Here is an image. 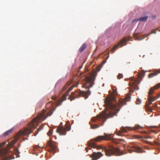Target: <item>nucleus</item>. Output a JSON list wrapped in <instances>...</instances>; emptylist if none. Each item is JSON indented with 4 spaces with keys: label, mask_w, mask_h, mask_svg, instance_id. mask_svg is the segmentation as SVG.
I'll return each mask as SVG.
<instances>
[{
    "label": "nucleus",
    "mask_w": 160,
    "mask_h": 160,
    "mask_svg": "<svg viewBox=\"0 0 160 160\" xmlns=\"http://www.w3.org/2000/svg\"><path fill=\"white\" fill-rule=\"evenodd\" d=\"M153 99H154V101L156 100L157 98V97H153Z\"/></svg>",
    "instance_id": "a19ab883"
},
{
    "label": "nucleus",
    "mask_w": 160,
    "mask_h": 160,
    "mask_svg": "<svg viewBox=\"0 0 160 160\" xmlns=\"http://www.w3.org/2000/svg\"><path fill=\"white\" fill-rule=\"evenodd\" d=\"M145 71L143 70H142L141 72H138L137 74L138 78L140 79H142L145 75Z\"/></svg>",
    "instance_id": "f3484780"
},
{
    "label": "nucleus",
    "mask_w": 160,
    "mask_h": 160,
    "mask_svg": "<svg viewBox=\"0 0 160 160\" xmlns=\"http://www.w3.org/2000/svg\"><path fill=\"white\" fill-rule=\"evenodd\" d=\"M149 17L148 16H146L144 17H142L140 18L135 19L132 20V23H133L134 22H137L139 21H146L147 20Z\"/></svg>",
    "instance_id": "ddd939ff"
},
{
    "label": "nucleus",
    "mask_w": 160,
    "mask_h": 160,
    "mask_svg": "<svg viewBox=\"0 0 160 160\" xmlns=\"http://www.w3.org/2000/svg\"><path fill=\"white\" fill-rule=\"evenodd\" d=\"M159 73H160V70H157L154 73H150L149 74L148 77L149 78H151L153 76L157 75Z\"/></svg>",
    "instance_id": "a211bd4d"
},
{
    "label": "nucleus",
    "mask_w": 160,
    "mask_h": 160,
    "mask_svg": "<svg viewBox=\"0 0 160 160\" xmlns=\"http://www.w3.org/2000/svg\"><path fill=\"white\" fill-rule=\"evenodd\" d=\"M80 69L81 68H82V66L80 67Z\"/></svg>",
    "instance_id": "09e8293b"
},
{
    "label": "nucleus",
    "mask_w": 160,
    "mask_h": 160,
    "mask_svg": "<svg viewBox=\"0 0 160 160\" xmlns=\"http://www.w3.org/2000/svg\"><path fill=\"white\" fill-rule=\"evenodd\" d=\"M6 142H3L0 143V148L2 146H4L6 144Z\"/></svg>",
    "instance_id": "473e14b6"
},
{
    "label": "nucleus",
    "mask_w": 160,
    "mask_h": 160,
    "mask_svg": "<svg viewBox=\"0 0 160 160\" xmlns=\"http://www.w3.org/2000/svg\"><path fill=\"white\" fill-rule=\"evenodd\" d=\"M42 129V127H40V128L38 129L37 130V132L34 133V136H36L38 132Z\"/></svg>",
    "instance_id": "393cba45"
},
{
    "label": "nucleus",
    "mask_w": 160,
    "mask_h": 160,
    "mask_svg": "<svg viewBox=\"0 0 160 160\" xmlns=\"http://www.w3.org/2000/svg\"><path fill=\"white\" fill-rule=\"evenodd\" d=\"M102 156L103 154L101 152H93L92 154L90 155V157L92 158V160H97Z\"/></svg>",
    "instance_id": "9b49d317"
},
{
    "label": "nucleus",
    "mask_w": 160,
    "mask_h": 160,
    "mask_svg": "<svg viewBox=\"0 0 160 160\" xmlns=\"http://www.w3.org/2000/svg\"><path fill=\"white\" fill-rule=\"evenodd\" d=\"M52 103L51 102H49L48 103H47L46 105V108L48 107V108H49L51 106L52 103L51 104V105L50 106H49V104H50Z\"/></svg>",
    "instance_id": "2f4dec72"
},
{
    "label": "nucleus",
    "mask_w": 160,
    "mask_h": 160,
    "mask_svg": "<svg viewBox=\"0 0 160 160\" xmlns=\"http://www.w3.org/2000/svg\"><path fill=\"white\" fill-rule=\"evenodd\" d=\"M78 83L77 82L75 84L73 85L72 86L70 87L69 88V89H68V90L66 92V93L68 94L69 93V92H70L71 90H72L73 89V88L74 87L77 86H78Z\"/></svg>",
    "instance_id": "aec40b11"
},
{
    "label": "nucleus",
    "mask_w": 160,
    "mask_h": 160,
    "mask_svg": "<svg viewBox=\"0 0 160 160\" xmlns=\"http://www.w3.org/2000/svg\"><path fill=\"white\" fill-rule=\"evenodd\" d=\"M20 152L18 149L16 148L14 152V154L12 155L13 153L10 152L6 149H2L0 151V158H2L0 160H10L15 158L14 155L16 158L19 157Z\"/></svg>",
    "instance_id": "7ed1b4c3"
},
{
    "label": "nucleus",
    "mask_w": 160,
    "mask_h": 160,
    "mask_svg": "<svg viewBox=\"0 0 160 160\" xmlns=\"http://www.w3.org/2000/svg\"><path fill=\"white\" fill-rule=\"evenodd\" d=\"M134 84V82H132V84Z\"/></svg>",
    "instance_id": "8fccbe9b"
},
{
    "label": "nucleus",
    "mask_w": 160,
    "mask_h": 160,
    "mask_svg": "<svg viewBox=\"0 0 160 160\" xmlns=\"http://www.w3.org/2000/svg\"><path fill=\"white\" fill-rule=\"evenodd\" d=\"M149 127V128H156L157 127L156 126H150V127Z\"/></svg>",
    "instance_id": "37998d69"
},
{
    "label": "nucleus",
    "mask_w": 160,
    "mask_h": 160,
    "mask_svg": "<svg viewBox=\"0 0 160 160\" xmlns=\"http://www.w3.org/2000/svg\"><path fill=\"white\" fill-rule=\"evenodd\" d=\"M147 143H148V144H151V145H153L152 143L151 142H149L148 141H145Z\"/></svg>",
    "instance_id": "4c0bfd02"
},
{
    "label": "nucleus",
    "mask_w": 160,
    "mask_h": 160,
    "mask_svg": "<svg viewBox=\"0 0 160 160\" xmlns=\"http://www.w3.org/2000/svg\"><path fill=\"white\" fill-rule=\"evenodd\" d=\"M86 47V44L85 43L83 44L79 48V51L80 52H82Z\"/></svg>",
    "instance_id": "4be33fe9"
},
{
    "label": "nucleus",
    "mask_w": 160,
    "mask_h": 160,
    "mask_svg": "<svg viewBox=\"0 0 160 160\" xmlns=\"http://www.w3.org/2000/svg\"><path fill=\"white\" fill-rule=\"evenodd\" d=\"M62 102H63V101L62 100H61L59 101L57 103V106H59V105H61Z\"/></svg>",
    "instance_id": "72a5a7b5"
},
{
    "label": "nucleus",
    "mask_w": 160,
    "mask_h": 160,
    "mask_svg": "<svg viewBox=\"0 0 160 160\" xmlns=\"http://www.w3.org/2000/svg\"><path fill=\"white\" fill-rule=\"evenodd\" d=\"M106 155L108 156H110L116 153L118 155H122L126 154L122 151L120 152L119 149L118 148H114L113 147L111 146L110 148L104 149Z\"/></svg>",
    "instance_id": "0eeeda50"
},
{
    "label": "nucleus",
    "mask_w": 160,
    "mask_h": 160,
    "mask_svg": "<svg viewBox=\"0 0 160 160\" xmlns=\"http://www.w3.org/2000/svg\"><path fill=\"white\" fill-rule=\"evenodd\" d=\"M52 99L54 100H55L56 99V98L55 97H52Z\"/></svg>",
    "instance_id": "58836bf2"
},
{
    "label": "nucleus",
    "mask_w": 160,
    "mask_h": 160,
    "mask_svg": "<svg viewBox=\"0 0 160 160\" xmlns=\"http://www.w3.org/2000/svg\"><path fill=\"white\" fill-rule=\"evenodd\" d=\"M113 95H111L108 98H105L104 101L105 106L107 108H109L110 110L115 111L114 112H109L108 113L107 112L108 109L107 108L104 109L103 111L97 117L92 118V120L93 122H96L98 121L100 122L101 121L102 123H99L100 126H102L103 124L107 119L112 118L119 111L120 108L118 107H121L126 103V101H129L131 98L130 94H128L126 95L124 99L121 98L119 100L118 103L116 104L114 103L116 100V96L118 94V92L116 89L113 90Z\"/></svg>",
    "instance_id": "f257e3e1"
},
{
    "label": "nucleus",
    "mask_w": 160,
    "mask_h": 160,
    "mask_svg": "<svg viewBox=\"0 0 160 160\" xmlns=\"http://www.w3.org/2000/svg\"><path fill=\"white\" fill-rule=\"evenodd\" d=\"M157 142L155 141H154V143L155 144H157Z\"/></svg>",
    "instance_id": "49530a36"
},
{
    "label": "nucleus",
    "mask_w": 160,
    "mask_h": 160,
    "mask_svg": "<svg viewBox=\"0 0 160 160\" xmlns=\"http://www.w3.org/2000/svg\"><path fill=\"white\" fill-rule=\"evenodd\" d=\"M111 139V135L108 134H105L104 136H98L96 138L91 140L90 142H88V146L93 148L101 149L102 147L101 146L96 145L94 142L99 141L102 140H110Z\"/></svg>",
    "instance_id": "20e7f679"
},
{
    "label": "nucleus",
    "mask_w": 160,
    "mask_h": 160,
    "mask_svg": "<svg viewBox=\"0 0 160 160\" xmlns=\"http://www.w3.org/2000/svg\"><path fill=\"white\" fill-rule=\"evenodd\" d=\"M148 103L146 104L145 107L146 110L150 112H152V107H150V105L152 103V102L150 100H148Z\"/></svg>",
    "instance_id": "dca6fc26"
},
{
    "label": "nucleus",
    "mask_w": 160,
    "mask_h": 160,
    "mask_svg": "<svg viewBox=\"0 0 160 160\" xmlns=\"http://www.w3.org/2000/svg\"><path fill=\"white\" fill-rule=\"evenodd\" d=\"M12 129H10L7 131L3 133V136H5V137L7 136H8V135H9V134H10V133H12Z\"/></svg>",
    "instance_id": "412c9836"
},
{
    "label": "nucleus",
    "mask_w": 160,
    "mask_h": 160,
    "mask_svg": "<svg viewBox=\"0 0 160 160\" xmlns=\"http://www.w3.org/2000/svg\"><path fill=\"white\" fill-rule=\"evenodd\" d=\"M141 100L139 99L138 98L136 101V103L137 104H139L141 103Z\"/></svg>",
    "instance_id": "c85d7f7f"
},
{
    "label": "nucleus",
    "mask_w": 160,
    "mask_h": 160,
    "mask_svg": "<svg viewBox=\"0 0 160 160\" xmlns=\"http://www.w3.org/2000/svg\"><path fill=\"white\" fill-rule=\"evenodd\" d=\"M48 146L50 147L52 151L54 152V153H55L57 150V146L53 144L51 141H49L48 142Z\"/></svg>",
    "instance_id": "2eb2a0df"
},
{
    "label": "nucleus",
    "mask_w": 160,
    "mask_h": 160,
    "mask_svg": "<svg viewBox=\"0 0 160 160\" xmlns=\"http://www.w3.org/2000/svg\"><path fill=\"white\" fill-rule=\"evenodd\" d=\"M148 95H149V96H148V100H150L152 102L153 101H154V99H153V98L152 97L150 96V95H149V94H148Z\"/></svg>",
    "instance_id": "bb28decb"
},
{
    "label": "nucleus",
    "mask_w": 160,
    "mask_h": 160,
    "mask_svg": "<svg viewBox=\"0 0 160 160\" xmlns=\"http://www.w3.org/2000/svg\"><path fill=\"white\" fill-rule=\"evenodd\" d=\"M52 131L51 129H50L49 130L48 132L47 133L48 135L50 136L52 135Z\"/></svg>",
    "instance_id": "cd10ccee"
},
{
    "label": "nucleus",
    "mask_w": 160,
    "mask_h": 160,
    "mask_svg": "<svg viewBox=\"0 0 160 160\" xmlns=\"http://www.w3.org/2000/svg\"><path fill=\"white\" fill-rule=\"evenodd\" d=\"M68 94H64L62 97L61 99V100H62L63 101L65 100L66 99V97L68 95Z\"/></svg>",
    "instance_id": "b1692460"
},
{
    "label": "nucleus",
    "mask_w": 160,
    "mask_h": 160,
    "mask_svg": "<svg viewBox=\"0 0 160 160\" xmlns=\"http://www.w3.org/2000/svg\"><path fill=\"white\" fill-rule=\"evenodd\" d=\"M70 84V82H68L67 83V87L64 86L62 88L63 91H64L66 88Z\"/></svg>",
    "instance_id": "7c9ffc66"
},
{
    "label": "nucleus",
    "mask_w": 160,
    "mask_h": 160,
    "mask_svg": "<svg viewBox=\"0 0 160 160\" xmlns=\"http://www.w3.org/2000/svg\"><path fill=\"white\" fill-rule=\"evenodd\" d=\"M54 110L53 111H52L51 109L47 113L46 116L45 115V111L44 110H43L42 113L39 114L37 117L32 120L29 124L28 127L25 128L23 131H21L17 134L15 138L12 141L11 143L10 144V146L12 147L16 142L18 140L19 137L20 135H22L23 136L28 135L32 133L33 132V129L36 128L35 124H36L37 126L38 125V123L44 120L48 116H50L52 114Z\"/></svg>",
    "instance_id": "f03ea898"
},
{
    "label": "nucleus",
    "mask_w": 160,
    "mask_h": 160,
    "mask_svg": "<svg viewBox=\"0 0 160 160\" xmlns=\"http://www.w3.org/2000/svg\"><path fill=\"white\" fill-rule=\"evenodd\" d=\"M142 127L140 125H137V126H135L133 128H132V129L134 130H136L139 128H142Z\"/></svg>",
    "instance_id": "5701e85b"
},
{
    "label": "nucleus",
    "mask_w": 160,
    "mask_h": 160,
    "mask_svg": "<svg viewBox=\"0 0 160 160\" xmlns=\"http://www.w3.org/2000/svg\"><path fill=\"white\" fill-rule=\"evenodd\" d=\"M151 132H152L154 133H156L157 131L156 130H150Z\"/></svg>",
    "instance_id": "c9c22d12"
},
{
    "label": "nucleus",
    "mask_w": 160,
    "mask_h": 160,
    "mask_svg": "<svg viewBox=\"0 0 160 160\" xmlns=\"http://www.w3.org/2000/svg\"><path fill=\"white\" fill-rule=\"evenodd\" d=\"M157 105L156 104H155L154 105H153V107L154 108H155L156 107H157Z\"/></svg>",
    "instance_id": "c03bdc74"
},
{
    "label": "nucleus",
    "mask_w": 160,
    "mask_h": 160,
    "mask_svg": "<svg viewBox=\"0 0 160 160\" xmlns=\"http://www.w3.org/2000/svg\"><path fill=\"white\" fill-rule=\"evenodd\" d=\"M97 75V72H94L91 74L90 77H86L85 82L82 84V87L88 89L92 87L94 84V82L96 79Z\"/></svg>",
    "instance_id": "423d86ee"
},
{
    "label": "nucleus",
    "mask_w": 160,
    "mask_h": 160,
    "mask_svg": "<svg viewBox=\"0 0 160 160\" xmlns=\"http://www.w3.org/2000/svg\"><path fill=\"white\" fill-rule=\"evenodd\" d=\"M99 127V126L98 125H96V124H94L93 125H91V128L92 129H93L96 128H98Z\"/></svg>",
    "instance_id": "a878e982"
},
{
    "label": "nucleus",
    "mask_w": 160,
    "mask_h": 160,
    "mask_svg": "<svg viewBox=\"0 0 160 160\" xmlns=\"http://www.w3.org/2000/svg\"><path fill=\"white\" fill-rule=\"evenodd\" d=\"M156 30H158L159 31H160V29H159V28H157L156 29V30H153L149 33L145 35V36L143 38H144L146 37H148L149 36L150 34L152 33H154L155 34L156 33Z\"/></svg>",
    "instance_id": "6ab92c4d"
},
{
    "label": "nucleus",
    "mask_w": 160,
    "mask_h": 160,
    "mask_svg": "<svg viewBox=\"0 0 160 160\" xmlns=\"http://www.w3.org/2000/svg\"><path fill=\"white\" fill-rule=\"evenodd\" d=\"M90 94L91 92L89 90L86 91H76L72 92L71 95H69L68 98L71 101L75 100L76 98H79L80 96H82L86 98H87Z\"/></svg>",
    "instance_id": "39448f33"
},
{
    "label": "nucleus",
    "mask_w": 160,
    "mask_h": 160,
    "mask_svg": "<svg viewBox=\"0 0 160 160\" xmlns=\"http://www.w3.org/2000/svg\"><path fill=\"white\" fill-rule=\"evenodd\" d=\"M141 133H143L145 134H147L148 133V132H146V131H142V132H141Z\"/></svg>",
    "instance_id": "e433bc0d"
},
{
    "label": "nucleus",
    "mask_w": 160,
    "mask_h": 160,
    "mask_svg": "<svg viewBox=\"0 0 160 160\" xmlns=\"http://www.w3.org/2000/svg\"><path fill=\"white\" fill-rule=\"evenodd\" d=\"M66 129L68 131L71 130V127L70 125H66L65 128L62 127H58L56 129V132L60 135H64L67 133Z\"/></svg>",
    "instance_id": "6e6552de"
},
{
    "label": "nucleus",
    "mask_w": 160,
    "mask_h": 160,
    "mask_svg": "<svg viewBox=\"0 0 160 160\" xmlns=\"http://www.w3.org/2000/svg\"><path fill=\"white\" fill-rule=\"evenodd\" d=\"M123 77V75L122 74H119L117 76V78L118 79H120Z\"/></svg>",
    "instance_id": "c756f323"
},
{
    "label": "nucleus",
    "mask_w": 160,
    "mask_h": 160,
    "mask_svg": "<svg viewBox=\"0 0 160 160\" xmlns=\"http://www.w3.org/2000/svg\"><path fill=\"white\" fill-rule=\"evenodd\" d=\"M138 89H139V88H138V89H137V90H138Z\"/></svg>",
    "instance_id": "3c124183"
},
{
    "label": "nucleus",
    "mask_w": 160,
    "mask_h": 160,
    "mask_svg": "<svg viewBox=\"0 0 160 160\" xmlns=\"http://www.w3.org/2000/svg\"><path fill=\"white\" fill-rule=\"evenodd\" d=\"M160 87V83H158L154 87L150 88L148 92L149 95H151L153 93V92L155 90L158 89ZM160 97V92L158 94V98Z\"/></svg>",
    "instance_id": "f8f14e48"
},
{
    "label": "nucleus",
    "mask_w": 160,
    "mask_h": 160,
    "mask_svg": "<svg viewBox=\"0 0 160 160\" xmlns=\"http://www.w3.org/2000/svg\"><path fill=\"white\" fill-rule=\"evenodd\" d=\"M128 129L130 130L129 127H122L121 128V130L119 131L117 133L116 135L118 136H122V132H127Z\"/></svg>",
    "instance_id": "4468645a"
},
{
    "label": "nucleus",
    "mask_w": 160,
    "mask_h": 160,
    "mask_svg": "<svg viewBox=\"0 0 160 160\" xmlns=\"http://www.w3.org/2000/svg\"><path fill=\"white\" fill-rule=\"evenodd\" d=\"M20 144H18V147H20Z\"/></svg>",
    "instance_id": "de8ad7c7"
},
{
    "label": "nucleus",
    "mask_w": 160,
    "mask_h": 160,
    "mask_svg": "<svg viewBox=\"0 0 160 160\" xmlns=\"http://www.w3.org/2000/svg\"><path fill=\"white\" fill-rule=\"evenodd\" d=\"M130 147L133 148V150L128 149V152L129 153H131L133 151L137 153H142L144 152V151H143L142 149L140 147L135 145L131 146Z\"/></svg>",
    "instance_id": "9d476101"
},
{
    "label": "nucleus",
    "mask_w": 160,
    "mask_h": 160,
    "mask_svg": "<svg viewBox=\"0 0 160 160\" xmlns=\"http://www.w3.org/2000/svg\"><path fill=\"white\" fill-rule=\"evenodd\" d=\"M145 138H146V139H148V138H151L150 136H145Z\"/></svg>",
    "instance_id": "ea45409f"
},
{
    "label": "nucleus",
    "mask_w": 160,
    "mask_h": 160,
    "mask_svg": "<svg viewBox=\"0 0 160 160\" xmlns=\"http://www.w3.org/2000/svg\"><path fill=\"white\" fill-rule=\"evenodd\" d=\"M135 136V138H142V136H140L136 135Z\"/></svg>",
    "instance_id": "f704fd0d"
},
{
    "label": "nucleus",
    "mask_w": 160,
    "mask_h": 160,
    "mask_svg": "<svg viewBox=\"0 0 160 160\" xmlns=\"http://www.w3.org/2000/svg\"><path fill=\"white\" fill-rule=\"evenodd\" d=\"M53 138H54L55 139H57V137H56V136H53L52 137V139H53Z\"/></svg>",
    "instance_id": "79ce46f5"
},
{
    "label": "nucleus",
    "mask_w": 160,
    "mask_h": 160,
    "mask_svg": "<svg viewBox=\"0 0 160 160\" xmlns=\"http://www.w3.org/2000/svg\"><path fill=\"white\" fill-rule=\"evenodd\" d=\"M130 40L129 38H123L122 40H121L119 42L118 44L115 45L113 48L112 49L111 51L112 53H113L114 52V51L116 50V49L118 48L119 45H120L121 47L123 46L124 45H126V44H124L127 42L129 41Z\"/></svg>",
    "instance_id": "1a4fd4ad"
},
{
    "label": "nucleus",
    "mask_w": 160,
    "mask_h": 160,
    "mask_svg": "<svg viewBox=\"0 0 160 160\" xmlns=\"http://www.w3.org/2000/svg\"><path fill=\"white\" fill-rule=\"evenodd\" d=\"M85 150H86V151L87 152H88V149L87 148H85Z\"/></svg>",
    "instance_id": "a18cd8bd"
}]
</instances>
